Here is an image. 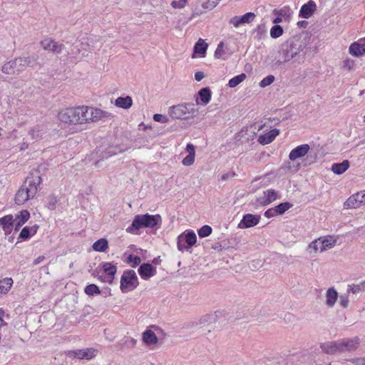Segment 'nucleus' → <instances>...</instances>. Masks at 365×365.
<instances>
[{"mask_svg": "<svg viewBox=\"0 0 365 365\" xmlns=\"http://www.w3.org/2000/svg\"><path fill=\"white\" fill-rule=\"evenodd\" d=\"M259 220L260 216L259 215L247 214L243 217L242 220L239 223L238 227L243 229L254 227L259 223Z\"/></svg>", "mask_w": 365, "mask_h": 365, "instance_id": "obj_12", "label": "nucleus"}, {"mask_svg": "<svg viewBox=\"0 0 365 365\" xmlns=\"http://www.w3.org/2000/svg\"><path fill=\"white\" fill-rule=\"evenodd\" d=\"M5 316V312L2 309H0V327L6 324V322L4 320Z\"/></svg>", "mask_w": 365, "mask_h": 365, "instance_id": "obj_57", "label": "nucleus"}, {"mask_svg": "<svg viewBox=\"0 0 365 365\" xmlns=\"http://www.w3.org/2000/svg\"><path fill=\"white\" fill-rule=\"evenodd\" d=\"M198 97L202 104L207 105L211 100V91L209 88H203L198 91Z\"/></svg>", "mask_w": 365, "mask_h": 365, "instance_id": "obj_30", "label": "nucleus"}, {"mask_svg": "<svg viewBox=\"0 0 365 365\" xmlns=\"http://www.w3.org/2000/svg\"><path fill=\"white\" fill-rule=\"evenodd\" d=\"M361 286H364L365 287L364 284H362V283L361 284H351V285H349L348 287V292H352L353 294H356L359 292H361L363 289H361Z\"/></svg>", "mask_w": 365, "mask_h": 365, "instance_id": "obj_45", "label": "nucleus"}, {"mask_svg": "<svg viewBox=\"0 0 365 365\" xmlns=\"http://www.w3.org/2000/svg\"><path fill=\"white\" fill-rule=\"evenodd\" d=\"M223 46H224V44L222 42H220L218 44L217 48L215 53V56L216 58H220L222 57V53H223Z\"/></svg>", "mask_w": 365, "mask_h": 365, "instance_id": "obj_51", "label": "nucleus"}, {"mask_svg": "<svg viewBox=\"0 0 365 365\" xmlns=\"http://www.w3.org/2000/svg\"><path fill=\"white\" fill-rule=\"evenodd\" d=\"M350 361L356 365H365V357L352 359Z\"/></svg>", "mask_w": 365, "mask_h": 365, "instance_id": "obj_54", "label": "nucleus"}, {"mask_svg": "<svg viewBox=\"0 0 365 365\" xmlns=\"http://www.w3.org/2000/svg\"><path fill=\"white\" fill-rule=\"evenodd\" d=\"M104 272L111 278L115 274L117 268L115 265L109 262H106L103 265Z\"/></svg>", "mask_w": 365, "mask_h": 365, "instance_id": "obj_36", "label": "nucleus"}, {"mask_svg": "<svg viewBox=\"0 0 365 365\" xmlns=\"http://www.w3.org/2000/svg\"><path fill=\"white\" fill-rule=\"evenodd\" d=\"M338 298V293L334 287L329 288L326 293V304L332 307Z\"/></svg>", "mask_w": 365, "mask_h": 365, "instance_id": "obj_26", "label": "nucleus"}, {"mask_svg": "<svg viewBox=\"0 0 365 365\" xmlns=\"http://www.w3.org/2000/svg\"><path fill=\"white\" fill-rule=\"evenodd\" d=\"M310 150V147L308 144L300 145L294 148L289 154V158L290 160H295L297 158L305 156Z\"/></svg>", "mask_w": 365, "mask_h": 365, "instance_id": "obj_15", "label": "nucleus"}, {"mask_svg": "<svg viewBox=\"0 0 365 365\" xmlns=\"http://www.w3.org/2000/svg\"><path fill=\"white\" fill-rule=\"evenodd\" d=\"M220 0H207L203 3V7L206 9L211 10L215 8Z\"/></svg>", "mask_w": 365, "mask_h": 365, "instance_id": "obj_44", "label": "nucleus"}, {"mask_svg": "<svg viewBox=\"0 0 365 365\" xmlns=\"http://www.w3.org/2000/svg\"><path fill=\"white\" fill-rule=\"evenodd\" d=\"M205 75L204 73L202 71H197L195 73V79L197 81H200L202 78H204Z\"/></svg>", "mask_w": 365, "mask_h": 365, "instance_id": "obj_58", "label": "nucleus"}, {"mask_svg": "<svg viewBox=\"0 0 365 365\" xmlns=\"http://www.w3.org/2000/svg\"><path fill=\"white\" fill-rule=\"evenodd\" d=\"M138 285L136 273L133 269L125 271L120 278V289L126 293L135 289Z\"/></svg>", "mask_w": 365, "mask_h": 365, "instance_id": "obj_7", "label": "nucleus"}, {"mask_svg": "<svg viewBox=\"0 0 365 365\" xmlns=\"http://www.w3.org/2000/svg\"><path fill=\"white\" fill-rule=\"evenodd\" d=\"M195 102H196V103H197V104H198V103H198V98H195Z\"/></svg>", "mask_w": 365, "mask_h": 365, "instance_id": "obj_64", "label": "nucleus"}, {"mask_svg": "<svg viewBox=\"0 0 365 365\" xmlns=\"http://www.w3.org/2000/svg\"><path fill=\"white\" fill-rule=\"evenodd\" d=\"M186 151L188 153V155L183 158L182 164L184 166H190L195 162V148L192 144L188 143L186 146Z\"/></svg>", "mask_w": 365, "mask_h": 365, "instance_id": "obj_19", "label": "nucleus"}, {"mask_svg": "<svg viewBox=\"0 0 365 365\" xmlns=\"http://www.w3.org/2000/svg\"><path fill=\"white\" fill-rule=\"evenodd\" d=\"M292 207V205L288 202H282L279 204L278 205L275 206V211L277 212V215H282L284 214L287 210H288L289 208Z\"/></svg>", "mask_w": 365, "mask_h": 365, "instance_id": "obj_37", "label": "nucleus"}, {"mask_svg": "<svg viewBox=\"0 0 365 365\" xmlns=\"http://www.w3.org/2000/svg\"><path fill=\"white\" fill-rule=\"evenodd\" d=\"M161 222L162 218L160 215H138L135 217L131 225L126 228V232L131 234H138L140 228H152L160 225Z\"/></svg>", "mask_w": 365, "mask_h": 365, "instance_id": "obj_4", "label": "nucleus"}, {"mask_svg": "<svg viewBox=\"0 0 365 365\" xmlns=\"http://www.w3.org/2000/svg\"><path fill=\"white\" fill-rule=\"evenodd\" d=\"M45 259V257L41 255V256H39L36 259H34V265H36V264H38L39 263H41L42 261H43Z\"/></svg>", "mask_w": 365, "mask_h": 365, "instance_id": "obj_59", "label": "nucleus"}, {"mask_svg": "<svg viewBox=\"0 0 365 365\" xmlns=\"http://www.w3.org/2000/svg\"><path fill=\"white\" fill-rule=\"evenodd\" d=\"M317 9V5L314 1L310 0L304 4L299 11V16L303 19H309L312 16Z\"/></svg>", "mask_w": 365, "mask_h": 365, "instance_id": "obj_16", "label": "nucleus"}, {"mask_svg": "<svg viewBox=\"0 0 365 365\" xmlns=\"http://www.w3.org/2000/svg\"><path fill=\"white\" fill-rule=\"evenodd\" d=\"M53 41L52 39H44L43 41H41V46L43 47V48L44 50H49V51H51L52 49V44H53Z\"/></svg>", "mask_w": 365, "mask_h": 365, "instance_id": "obj_47", "label": "nucleus"}, {"mask_svg": "<svg viewBox=\"0 0 365 365\" xmlns=\"http://www.w3.org/2000/svg\"><path fill=\"white\" fill-rule=\"evenodd\" d=\"M171 6L174 9H182L184 8L185 6L182 5V3H180V1H176V0H174L172 1L171 3Z\"/></svg>", "mask_w": 365, "mask_h": 365, "instance_id": "obj_56", "label": "nucleus"}, {"mask_svg": "<svg viewBox=\"0 0 365 365\" xmlns=\"http://www.w3.org/2000/svg\"><path fill=\"white\" fill-rule=\"evenodd\" d=\"M112 113L98 108L79 106L66 108L58 114V120L68 125H73L72 133L81 132V127L86 124L97 123L101 120L110 119Z\"/></svg>", "mask_w": 365, "mask_h": 365, "instance_id": "obj_1", "label": "nucleus"}, {"mask_svg": "<svg viewBox=\"0 0 365 365\" xmlns=\"http://www.w3.org/2000/svg\"><path fill=\"white\" fill-rule=\"evenodd\" d=\"M180 1V3L182 4V5L184 6H185V5L187 4V0H179Z\"/></svg>", "mask_w": 365, "mask_h": 365, "instance_id": "obj_62", "label": "nucleus"}, {"mask_svg": "<svg viewBox=\"0 0 365 365\" xmlns=\"http://www.w3.org/2000/svg\"><path fill=\"white\" fill-rule=\"evenodd\" d=\"M277 215V212L275 211V208L274 207H272V208H270V209H268L265 212H264V216L267 218H271V217H273L274 216Z\"/></svg>", "mask_w": 365, "mask_h": 365, "instance_id": "obj_52", "label": "nucleus"}, {"mask_svg": "<svg viewBox=\"0 0 365 365\" xmlns=\"http://www.w3.org/2000/svg\"><path fill=\"white\" fill-rule=\"evenodd\" d=\"M31 63L29 57H19L5 63L1 71L7 75H19Z\"/></svg>", "mask_w": 365, "mask_h": 365, "instance_id": "obj_6", "label": "nucleus"}, {"mask_svg": "<svg viewBox=\"0 0 365 365\" xmlns=\"http://www.w3.org/2000/svg\"><path fill=\"white\" fill-rule=\"evenodd\" d=\"M361 206L358 199V195H356V193L351 195L344 203V207L345 209H356Z\"/></svg>", "mask_w": 365, "mask_h": 365, "instance_id": "obj_29", "label": "nucleus"}, {"mask_svg": "<svg viewBox=\"0 0 365 365\" xmlns=\"http://www.w3.org/2000/svg\"><path fill=\"white\" fill-rule=\"evenodd\" d=\"M274 81V76L272 75H269L265 78H264L259 83V86L261 88H265L269 85H271Z\"/></svg>", "mask_w": 365, "mask_h": 365, "instance_id": "obj_43", "label": "nucleus"}, {"mask_svg": "<svg viewBox=\"0 0 365 365\" xmlns=\"http://www.w3.org/2000/svg\"><path fill=\"white\" fill-rule=\"evenodd\" d=\"M320 347L324 352L328 354H334L338 352H342V348H341L339 340L323 343L320 345Z\"/></svg>", "mask_w": 365, "mask_h": 365, "instance_id": "obj_14", "label": "nucleus"}, {"mask_svg": "<svg viewBox=\"0 0 365 365\" xmlns=\"http://www.w3.org/2000/svg\"><path fill=\"white\" fill-rule=\"evenodd\" d=\"M38 229V225H35L32 227H24L19 236V239L23 240L29 239L31 236L34 235Z\"/></svg>", "mask_w": 365, "mask_h": 365, "instance_id": "obj_25", "label": "nucleus"}, {"mask_svg": "<svg viewBox=\"0 0 365 365\" xmlns=\"http://www.w3.org/2000/svg\"><path fill=\"white\" fill-rule=\"evenodd\" d=\"M84 291L86 294L90 295V296L93 295L94 294H100L101 293V290H100L99 287L94 284H91L86 286Z\"/></svg>", "mask_w": 365, "mask_h": 365, "instance_id": "obj_40", "label": "nucleus"}, {"mask_svg": "<svg viewBox=\"0 0 365 365\" xmlns=\"http://www.w3.org/2000/svg\"><path fill=\"white\" fill-rule=\"evenodd\" d=\"M341 348H342V352L347 351H354L358 348L359 344V338L355 336L351 339H342L339 340Z\"/></svg>", "mask_w": 365, "mask_h": 365, "instance_id": "obj_13", "label": "nucleus"}, {"mask_svg": "<svg viewBox=\"0 0 365 365\" xmlns=\"http://www.w3.org/2000/svg\"><path fill=\"white\" fill-rule=\"evenodd\" d=\"M183 240H185V242L187 245V247H192L197 241V237L194 232H188L183 237Z\"/></svg>", "mask_w": 365, "mask_h": 365, "instance_id": "obj_35", "label": "nucleus"}, {"mask_svg": "<svg viewBox=\"0 0 365 365\" xmlns=\"http://www.w3.org/2000/svg\"><path fill=\"white\" fill-rule=\"evenodd\" d=\"M356 195H358V199H359V201L361 205L364 204L365 203V190L356 193Z\"/></svg>", "mask_w": 365, "mask_h": 365, "instance_id": "obj_55", "label": "nucleus"}, {"mask_svg": "<svg viewBox=\"0 0 365 365\" xmlns=\"http://www.w3.org/2000/svg\"><path fill=\"white\" fill-rule=\"evenodd\" d=\"M277 198V193L273 189H269L264 191L262 195L257 198V202L259 205L266 206L276 200Z\"/></svg>", "mask_w": 365, "mask_h": 365, "instance_id": "obj_10", "label": "nucleus"}, {"mask_svg": "<svg viewBox=\"0 0 365 365\" xmlns=\"http://www.w3.org/2000/svg\"><path fill=\"white\" fill-rule=\"evenodd\" d=\"M207 44L204 40L200 38L195 45L194 52L195 53H199L204 56L207 51Z\"/></svg>", "mask_w": 365, "mask_h": 365, "instance_id": "obj_33", "label": "nucleus"}, {"mask_svg": "<svg viewBox=\"0 0 365 365\" xmlns=\"http://www.w3.org/2000/svg\"><path fill=\"white\" fill-rule=\"evenodd\" d=\"M319 239L322 242V245L324 251H327L333 248L336 245L338 238L334 235H327L320 237Z\"/></svg>", "mask_w": 365, "mask_h": 365, "instance_id": "obj_22", "label": "nucleus"}, {"mask_svg": "<svg viewBox=\"0 0 365 365\" xmlns=\"http://www.w3.org/2000/svg\"><path fill=\"white\" fill-rule=\"evenodd\" d=\"M115 106L124 109L130 108L133 105V100L130 96L118 97L115 101Z\"/></svg>", "mask_w": 365, "mask_h": 365, "instance_id": "obj_27", "label": "nucleus"}, {"mask_svg": "<svg viewBox=\"0 0 365 365\" xmlns=\"http://www.w3.org/2000/svg\"><path fill=\"white\" fill-rule=\"evenodd\" d=\"M41 182L40 171L38 170L31 171L16 194V203L23 205L29 200L34 198L38 191V186Z\"/></svg>", "mask_w": 365, "mask_h": 365, "instance_id": "obj_2", "label": "nucleus"}, {"mask_svg": "<svg viewBox=\"0 0 365 365\" xmlns=\"http://www.w3.org/2000/svg\"><path fill=\"white\" fill-rule=\"evenodd\" d=\"M349 168V161L347 160H344L341 163H334L331 166V171L336 174L341 175L345 173Z\"/></svg>", "mask_w": 365, "mask_h": 365, "instance_id": "obj_28", "label": "nucleus"}, {"mask_svg": "<svg viewBox=\"0 0 365 365\" xmlns=\"http://www.w3.org/2000/svg\"><path fill=\"white\" fill-rule=\"evenodd\" d=\"M12 284L13 279L10 277L0 280V296L3 294H6L11 288Z\"/></svg>", "mask_w": 365, "mask_h": 365, "instance_id": "obj_31", "label": "nucleus"}, {"mask_svg": "<svg viewBox=\"0 0 365 365\" xmlns=\"http://www.w3.org/2000/svg\"><path fill=\"white\" fill-rule=\"evenodd\" d=\"M283 34V29L281 26L275 25L270 29V36L273 38H277L281 36Z\"/></svg>", "mask_w": 365, "mask_h": 365, "instance_id": "obj_39", "label": "nucleus"}, {"mask_svg": "<svg viewBox=\"0 0 365 365\" xmlns=\"http://www.w3.org/2000/svg\"><path fill=\"white\" fill-rule=\"evenodd\" d=\"M29 135H31V138L33 140H36V139H38L41 137V135H40V131L39 130H36V129H31L30 131H29Z\"/></svg>", "mask_w": 365, "mask_h": 365, "instance_id": "obj_53", "label": "nucleus"}, {"mask_svg": "<svg viewBox=\"0 0 365 365\" xmlns=\"http://www.w3.org/2000/svg\"><path fill=\"white\" fill-rule=\"evenodd\" d=\"M198 110L195 104L192 103H183L170 106L168 108V114L173 119L188 120L196 116Z\"/></svg>", "mask_w": 365, "mask_h": 365, "instance_id": "obj_5", "label": "nucleus"}, {"mask_svg": "<svg viewBox=\"0 0 365 365\" xmlns=\"http://www.w3.org/2000/svg\"><path fill=\"white\" fill-rule=\"evenodd\" d=\"M304 24H305V25H306V24H307V21H299V22H298V25H301V26H302V25H304Z\"/></svg>", "mask_w": 365, "mask_h": 365, "instance_id": "obj_61", "label": "nucleus"}, {"mask_svg": "<svg viewBox=\"0 0 365 365\" xmlns=\"http://www.w3.org/2000/svg\"><path fill=\"white\" fill-rule=\"evenodd\" d=\"M98 351L95 348H86L83 349L71 350L67 352V356L78 359L91 360L96 356Z\"/></svg>", "mask_w": 365, "mask_h": 365, "instance_id": "obj_8", "label": "nucleus"}, {"mask_svg": "<svg viewBox=\"0 0 365 365\" xmlns=\"http://www.w3.org/2000/svg\"><path fill=\"white\" fill-rule=\"evenodd\" d=\"M0 225L2 227L6 235L10 234L12 231L13 227L14 226L13 216L9 215L1 217Z\"/></svg>", "mask_w": 365, "mask_h": 365, "instance_id": "obj_20", "label": "nucleus"}, {"mask_svg": "<svg viewBox=\"0 0 365 365\" xmlns=\"http://www.w3.org/2000/svg\"><path fill=\"white\" fill-rule=\"evenodd\" d=\"M281 21V19L280 18H276L274 20V23H279Z\"/></svg>", "mask_w": 365, "mask_h": 365, "instance_id": "obj_63", "label": "nucleus"}, {"mask_svg": "<svg viewBox=\"0 0 365 365\" xmlns=\"http://www.w3.org/2000/svg\"><path fill=\"white\" fill-rule=\"evenodd\" d=\"M355 66V61L353 59H351L349 58H346L344 60H343L341 63V67L343 69L350 71H351Z\"/></svg>", "mask_w": 365, "mask_h": 365, "instance_id": "obj_38", "label": "nucleus"}, {"mask_svg": "<svg viewBox=\"0 0 365 365\" xmlns=\"http://www.w3.org/2000/svg\"><path fill=\"white\" fill-rule=\"evenodd\" d=\"M92 247L96 252H105L108 247V242L107 240L101 238L95 242Z\"/></svg>", "mask_w": 365, "mask_h": 365, "instance_id": "obj_32", "label": "nucleus"}, {"mask_svg": "<svg viewBox=\"0 0 365 365\" xmlns=\"http://www.w3.org/2000/svg\"><path fill=\"white\" fill-rule=\"evenodd\" d=\"M58 199L57 196H55L53 195H49L48 197V208L53 210L56 207V205L58 203Z\"/></svg>", "mask_w": 365, "mask_h": 365, "instance_id": "obj_42", "label": "nucleus"}, {"mask_svg": "<svg viewBox=\"0 0 365 365\" xmlns=\"http://www.w3.org/2000/svg\"><path fill=\"white\" fill-rule=\"evenodd\" d=\"M303 50V45L299 38H293L281 45L278 51L277 63L282 64L289 61Z\"/></svg>", "mask_w": 365, "mask_h": 365, "instance_id": "obj_3", "label": "nucleus"}, {"mask_svg": "<svg viewBox=\"0 0 365 365\" xmlns=\"http://www.w3.org/2000/svg\"><path fill=\"white\" fill-rule=\"evenodd\" d=\"M183 235H180L178 237V243H177V245H178V249L180 250V251H182L183 250L185 249H188L189 247H187V245L185 246L184 242H183Z\"/></svg>", "mask_w": 365, "mask_h": 365, "instance_id": "obj_49", "label": "nucleus"}, {"mask_svg": "<svg viewBox=\"0 0 365 365\" xmlns=\"http://www.w3.org/2000/svg\"><path fill=\"white\" fill-rule=\"evenodd\" d=\"M339 304L344 308H346L349 305V297L347 295H341Z\"/></svg>", "mask_w": 365, "mask_h": 365, "instance_id": "obj_50", "label": "nucleus"}, {"mask_svg": "<svg viewBox=\"0 0 365 365\" xmlns=\"http://www.w3.org/2000/svg\"><path fill=\"white\" fill-rule=\"evenodd\" d=\"M153 120L161 123H166L169 120L166 115L162 114H155L153 115Z\"/></svg>", "mask_w": 365, "mask_h": 365, "instance_id": "obj_46", "label": "nucleus"}, {"mask_svg": "<svg viewBox=\"0 0 365 365\" xmlns=\"http://www.w3.org/2000/svg\"><path fill=\"white\" fill-rule=\"evenodd\" d=\"M307 251L310 255H317L324 252V250L322 245V242L319 238L313 240L307 247Z\"/></svg>", "mask_w": 365, "mask_h": 365, "instance_id": "obj_23", "label": "nucleus"}, {"mask_svg": "<svg viewBox=\"0 0 365 365\" xmlns=\"http://www.w3.org/2000/svg\"><path fill=\"white\" fill-rule=\"evenodd\" d=\"M30 217V213L28 210H22L20 212L15 219H14L15 230H18L26 222L29 220Z\"/></svg>", "mask_w": 365, "mask_h": 365, "instance_id": "obj_24", "label": "nucleus"}, {"mask_svg": "<svg viewBox=\"0 0 365 365\" xmlns=\"http://www.w3.org/2000/svg\"><path fill=\"white\" fill-rule=\"evenodd\" d=\"M51 51L53 52H56L58 53H60L62 52V50L64 48V46L63 44H58L55 41H53V44Z\"/></svg>", "mask_w": 365, "mask_h": 365, "instance_id": "obj_48", "label": "nucleus"}, {"mask_svg": "<svg viewBox=\"0 0 365 365\" xmlns=\"http://www.w3.org/2000/svg\"><path fill=\"white\" fill-rule=\"evenodd\" d=\"M256 18V14L253 12H248L242 16H235L232 17L229 24L235 28H238L242 25L252 23Z\"/></svg>", "mask_w": 365, "mask_h": 365, "instance_id": "obj_9", "label": "nucleus"}, {"mask_svg": "<svg viewBox=\"0 0 365 365\" xmlns=\"http://www.w3.org/2000/svg\"><path fill=\"white\" fill-rule=\"evenodd\" d=\"M246 77L247 76L245 73H241L238 76H236L229 81L228 86L230 88H235L237 86H238L240 83L244 81Z\"/></svg>", "mask_w": 365, "mask_h": 365, "instance_id": "obj_34", "label": "nucleus"}, {"mask_svg": "<svg viewBox=\"0 0 365 365\" xmlns=\"http://www.w3.org/2000/svg\"><path fill=\"white\" fill-rule=\"evenodd\" d=\"M212 227L209 225H204L198 230V235L203 238L209 236L212 233Z\"/></svg>", "mask_w": 365, "mask_h": 365, "instance_id": "obj_41", "label": "nucleus"}, {"mask_svg": "<svg viewBox=\"0 0 365 365\" xmlns=\"http://www.w3.org/2000/svg\"><path fill=\"white\" fill-rule=\"evenodd\" d=\"M349 52L353 56H361L365 53V38L352 43L349 47Z\"/></svg>", "mask_w": 365, "mask_h": 365, "instance_id": "obj_11", "label": "nucleus"}, {"mask_svg": "<svg viewBox=\"0 0 365 365\" xmlns=\"http://www.w3.org/2000/svg\"><path fill=\"white\" fill-rule=\"evenodd\" d=\"M140 257H133L134 266L138 265V264H140Z\"/></svg>", "mask_w": 365, "mask_h": 365, "instance_id": "obj_60", "label": "nucleus"}, {"mask_svg": "<svg viewBox=\"0 0 365 365\" xmlns=\"http://www.w3.org/2000/svg\"><path fill=\"white\" fill-rule=\"evenodd\" d=\"M279 134V130L277 128L269 130L268 133L261 135L258 137L257 141L261 145H267L272 143L274 138Z\"/></svg>", "mask_w": 365, "mask_h": 365, "instance_id": "obj_18", "label": "nucleus"}, {"mask_svg": "<svg viewBox=\"0 0 365 365\" xmlns=\"http://www.w3.org/2000/svg\"><path fill=\"white\" fill-rule=\"evenodd\" d=\"M138 272L142 278L147 279L155 274V268L150 264H143L140 266Z\"/></svg>", "mask_w": 365, "mask_h": 365, "instance_id": "obj_21", "label": "nucleus"}, {"mask_svg": "<svg viewBox=\"0 0 365 365\" xmlns=\"http://www.w3.org/2000/svg\"><path fill=\"white\" fill-rule=\"evenodd\" d=\"M142 341L146 346H156L158 343V338L154 331L147 329L142 334Z\"/></svg>", "mask_w": 365, "mask_h": 365, "instance_id": "obj_17", "label": "nucleus"}]
</instances>
